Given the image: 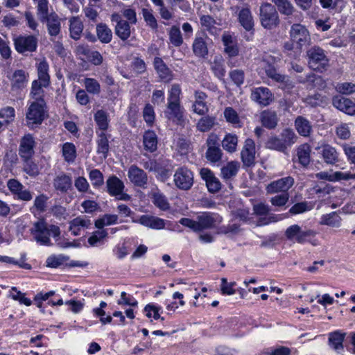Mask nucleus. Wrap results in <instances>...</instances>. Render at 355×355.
<instances>
[{
    "label": "nucleus",
    "mask_w": 355,
    "mask_h": 355,
    "mask_svg": "<svg viewBox=\"0 0 355 355\" xmlns=\"http://www.w3.org/2000/svg\"><path fill=\"white\" fill-rule=\"evenodd\" d=\"M15 50L19 53L33 52L37 46V39L33 35H19L13 39Z\"/></svg>",
    "instance_id": "obj_11"
},
{
    "label": "nucleus",
    "mask_w": 355,
    "mask_h": 355,
    "mask_svg": "<svg viewBox=\"0 0 355 355\" xmlns=\"http://www.w3.org/2000/svg\"><path fill=\"white\" fill-rule=\"evenodd\" d=\"M44 21L47 22L49 33L51 35H57L60 33V22L56 14L49 15Z\"/></svg>",
    "instance_id": "obj_43"
},
{
    "label": "nucleus",
    "mask_w": 355,
    "mask_h": 355,
    "mask_svg": "<svg viewBox=\"0 0 355 355\" xmlns=\"http://www.w3.org/2000/svg\"><path fill=\"white\" fill-rule=\"evenodd\" d=\"M69 23L71 37L74 40H78L83 30L82 20L78 17H73L69 19Z\"/></svg>",
    "instance_id": "obj_36"
},
{
    "label": "nucleus",
    "mask_w": 355,
    "mask_h": 355,
    "mask_svg": "<svg viewBox=\"0 0 355 355\" xmlns=\"http://www.w3.org/2000/svg\"><path fill=\"white\" fill-rule=\"evenodd\" d=\"M47 116V110L44 100L28 101L26 113L27 126L31 129L37 128Z\"/></svg>",
    "instance_id": "obj_5"
},
{
    "label": "nucleus",
    "mask_w": 355,
    "mask_h": 355,
    "mask_svg": "<svg viewBox=\"0 0 355 355\" xmlns=\"http://www.w3.org/2000/svg\"><path fill=\"white\" fill-rule=\"evenodd\" d=\"M320 225H327L332 228H339L342 225V218L336 211H332L321 216Z\"/></svg>",
    "instance_id": "obj_28"
},
{
    "label": "nucleus",
    "mask_w": 355,
    "mask_h": 355,
    "mask_svg": "<svg viewBox=\"0 0 355 355\" xmlns=\"http://www.w3.org/2000/svg\"><path fill=\"white\" fill-rule=\"evenodd\" d=\"M153 64L157 73L162 81L168 83L173 79V75L171 71L167 67L161 58H155Z\"/></svg>",
    "instance_id": "obj_26"
},
{
    "label": "nucleus",
    "mask_w": 355,
    "mask_h": 355,
    "mask_svg": "<svg viewBox=\"0 0 355 355\" xmlns=\"http://www.w3.org/2000/svg\"><path fill=\"white\" fill-rule=\"evenodd\" d=\"M223 115L227 122L232 124L234 127L241 126V121L239 114L232 107H225L223 112Z\"/></svg>",
    "instance_id": "obj_52"
},
{
    "label": "nucleus",
    "mask_w": 355,
    "mask_h": 355,
    "mask_svg": "<svg viewBox=\"0 0 355 355\" xmlns=\"http://www.w3.org/2000/svg\"><path fill=\"white\" fill-rule=\"evenodd\" d=\"M144 313L150 321L158 320L163 321L164 320L161 316V314L163 313V309L157 304L150 303L146 304L144 309Z\"/></svg>",
    "instance_id": "obj_30"
},
{
    "label": "nucleus",
    "mask_w": 355,
    "mask_h": 355,
    "mask_svg": "<svg viewBox=\"0 0 355 355\" xmlns=\"http://www.w3.org/2000/svg\"><path fill=\"white\" fill-rule=\"evenodd\" d=\"M200 23L201 27L211 35H218L220 31L216 20L209 15H202L200 18Z\"/></svg>",
    "instance_id": "obj_31"
},
{
    "label": "nucleus",
    "mask_w": 355,
    "mask_h": 355,
    "mask_svg": "<svg viewBox=\"0 0 355 355\" xmlns=\"http://www.w3.org/2000/svg\"><path fill=\"white\" fill-rule=\"evenodd\" d=\"M193 51L195 55L198 57H205L207 55V46L202 37H196L193 44Z\"/></svg>",
    "instance_id": "obj_49"
},
{
    "label": "nucleus",
    "mask_w": 355,
    "mask_h": 355,
    "mask_svg": "<svg viewBox=\"0 0 355 355\" xmlns=\"http://www.w3.org/2000/svg\"><path fill=\"white\" fill-rule=\"evenodd\" d=\"M240 168L239 162L232 161L221 168V175L225 179H230L235 176Z\"/></svg>",
    "instance_id": "obj_46"
},
{
    "label": "nucleus",
    "mask_w": 355,
    "mask_h": 355,
    "mask_svg": "<svg viewBox=\"0 0 355 355\" xmlns=\"http://www.w3.org/2000/svg\"><path fill=\"white\" fill-rule=\"evenodd\" d=\"M320 153L324 161L329 164H335L338 161V153L336 148L326 144L321 147Z\"/></svg>",
    "instance_id": "obj_32"
},
{
    "label": "nucleus",
    "mask_w": 355,
    "mask_h": 355,
    "mask_svg": "<svg viewBox=\"0 0 355 355\" xmlns=\"http://www.w3.org/2000/svg\"><path fill=\"white\" fill-rule=\"evenodd\" d=\"M7 187L15 198L24 201H29L32 199L31 193L24 185L15 179H10L7 182Z\"/></svg>",
    "instance_id": "obj_13"
},
{
    "label": "nucleus",
    "mask_w": 355,
    "mask_h": 355,
    "mask_svg": "<svg viewBox=\"0 0 355 355\" xmlns=\"http://www.w3.org/2000/svg\"><path fill=\"white\" fill-rule=\"evenodd\" d=\"M238 137L236 135L228 133L222 141V146L224 150L229 153H234L236 150Z\"/></svg>",
    "instance_id": "obj_47"
},
{
    "label": "nucleus",
    "mask_w": 355,
    "mask_h": 355,
    "mask_svg": "<svg viewBox=\"0 0 355 355\" xmlns=\"http://www.w3.org/2000/svg\"><path fill=\"white\" fill-rule=\"evenodd\" d=\"M291 42L284 44L286 51H293L295 55L301 53L303 46L311 42V35L305 26L294 24L289 31Z\"/></svg>",
    "instance_id": "obj_3"
},
{
    "label": "nucleus",
    "mask_w": 355,
    "mask_h": 355,
    "mask_svg": "<svg viewBox=\"0 0 355 355\" xmlns=\"http://www.w3.org/2000/svg\"><path fill=\"white\" fill-rule=\"evenodd\" d=\"M314 203L311 202H302L294 205L290 209L293 214H299L311 210Z\"/></svg>",
    "instance_id": "obj_63"
},
{
    "label": "nucleus",
    "mask_w": 355,
    "mask_h": 355,
    "mask_svg": "<svg viewBox=\"0 0 355 355\" xmlns=\"http://www.w3.org/2000/svg\"><path fill=\"white\" fill-rule=\"evenodd\" d=\"M55 295V291H50L46 293L44 291H40L34 296V304L39 309L40 311L44 314L46 313V310L44 302L47 301V304L51 306H61L65 304L60 297L57 300L50 299L51 297Z\"/></svg>",
    "instance_id": "obj_9"
},
{
    "label": "nucleus",
    "mask_w": 355,
    "mask_h": 355,
    "mask_svg": "<svg viewBox=\"0 0 355 355\" xmlns=\"http://www.w3.org/2000/svg\"><path fill=\"white\" fill-rule=\"evenodd\" d=\"M107 304L105 302L102 301L98 307L94 308L92 313L94 315L99 318V320L102 324H110L112 321V317L110 315H106L105 309Z\"/></svg>",
    "instance_id": "obj_38"
},
{
    "label": "nucleus",
    "mask_w": 355,
    "mask_h": 355,
    "mask_svg": "<svg viewBox=\"0 0 355 355\" xmlns=\"http://www.w3.org/2000/svg\"><path fill=\"white\" fill-rule=\"evenodd\" d=\"M207 95L200 91L195 92V101L192 105V110L198 115H204L207 113L209 108L205 102Z\"/></svg>",
    "instance_id": "obj_27"
},
{
    "label": "nucleus",
    "mask_w": 355,
    "mask_h": 355,
    "mask_svg": "<svg viewBox=\"0 0 355 355\" xmlns=\"http://www.w3.org/2000/svg\"><path fill=\"white\" fill-rule=\"evenodd\" d=\"M107 188L108 193L115 196L119 200H128L130 196L123 193L124 189L123 182L116 176L110 177L107 180Z\"/></svg>",
    "instance_id": "obj_12"
},
{
    "label": "nucleus",
    "mask_w": 355,
    "mask_h": 355,
    "mask_svg": "<svg viewBox=\"0 0 355 355\" xmlns=\"http://www.w3.org/2000/svg\"><path fill=\"white\" fill-rule=\"evenodd\" d=\"M107 236V230L101 229L93 232L88 238V243L92 247L100 246L103 243V241Z\"/></svg>",
    "instance_id": "obj_48"
},
{
    "label": "nucleus",
    "mask_w": 355,
    "mask_h": 355,
    "mask_svg": "<svg viewBox=\"0 0 355 355\" xmlns=\"http://www.w3.org/2000/svg\"><path fill=\"white\" fill-rule=\"evenodd\" d=\"M37 3V12L40 19L44 21L49 16V1L48 0H33Z\"/></svg>",
    "instance_id": "obj_60"
},
{
    "label": "nucleus",
    "mask_w": 355,
    "mask_h": 355,
    "mask_svg": "<svg viewBox=\"0 0 355 355\" xmlns=\"http://www.w3.org/2000/svg\"><path fill=\"white\" fill-rule=\"evenodd\" d=\"M112 252L114 257L119 259H124L130 252V244L128 241H123L116 245Z\"/></svg>",
    "instance_id": "obj_53"
},
{
    "label": "nucleus",
    "mask_w": 355,
    "mask_h": 355,
    "mask_svg": "<svg viewBox=\"0 0 355 355\" xmlns=\"http://www.w3.org/2000/svg\"><path fill=\"white\" fill-rule=\"evenodd\" d=\"M241 154L244 166H251L254 164L255 159V144L252 139H248L245 140Z\"/></svg>",
    "instance_id": "obj_18"
},
{
    "label": "nucleus",
    "mask_w": 355,
    "mask_h": 355,
    "mask_svg": "<svg viewBox=\"0 0 355 355\" xmlns=\"http://www.w3.org/2000/svg\"><path fill=\"white\" fill-rule=\"evenodd\" d=\"M68 260V257L63 254H51L45 261L47 268H57L64 265Z\"/></svg>",
    "instance_id": "obj_45"
},
{
    "label": "nucleus",
    "mask_w": 355,
    "mask_h": 355,
    "mask_svg": "<svg viewBox=\"0 0 355 355\" xmlns=\"http://www.w3.org/2000/svg\"><path fill=\"white\" fill-rule=\"evenodd\" d=\"M318 232L312 229L304 230L302 226L294 224L288 227L285 231L286 239L293 243L299 244L309 243L312 246L320 245V241L317 237Z\"/></svg>",
    "instance_id": "obj_2"
},
{
    "label": "nucleus",
    "mask_w": 355,
    "mask_h": 355,
    "mask_svg": "<svg viewBox=\"0 0 355 355\" xmlns=\"http://www.w3.org/2000/svg\"><path fill=\"white\" fill-rule=\"evenodd\" d=\"M71 185V178L66 175L58 176L54 180V187L57 190L67 191Z\"/></svg>",
    "instance_id": "obj_57"
},
{
    "label": "nucleus",
    "mask_w": 355,
    "mask_h": 355,
    "mask_svg": "<svg viewBox=\"0 0 355 355\" xmlns=\"http://www.w3.org/2000/svg\"><path fill=\"white\" fill-rule=\"evenodd\" d=\"M200 231L204 229L215 228L222 222V217L212 212H204L197 217Z\"/></svg>",
    "instance_id": "obj_14"
},
{
    "label": "nucleus",
    "mask_w": 355,
    "mask_h": 355,
    "mask_svg": "<svg viewBox=\"0 0 355 355\" xmlns=\"http://www.w3.org/2000/svg\"><path fill=\"white\" fill-rule=\"evenodd\" d=\"M62 153L67 162L73 163L76 157V148L73 144L66 142L62 145Z\"/></svg>",
    "instance_id": "obj_44"
},
{
    "label": "nucleus",
    "mask_w": 355,
    "mask_h": 355,
    "mask_svg": "<svg viewBox=\"0 0 355 355\" xmlns=\"http://www.w3.org/2000/svg\"><path fill=\"white\" fill-rule=\"evenodd\" d=\"M116 35L122 40H126L131 34L130 23L127 21H121L116 24L115 27Z\"/></svg>",
    "instance_id": "obj_56"
},
{
    "label": "nucleus",
    "mask_w": 355,
    "mask_h": 355,
    "mask_svg": "<svg viewBox=\"0 0 355 355\" xmlns=\"http://www.w3.org/2000/svg\"><path fill=\"white\" fill-rule=\"evenodd\" d=\"M214 143L211 137L208 139V149L206 153L207 159L214 163L218 162L221 158V150L218 147L214 146Z\"/></svg>",
    "instance_id": "obj_37"
},
{
    "label": "nucleus",
    "mask_w": 355,
    "mask_h": 355,
    "mask_svg": "<svg viewBox=\"0 0 355 355\" xmlns=\"http://www.w3.org/2000/svg\"><path fill=\"white\" fill-rule=\"evenodd\" d=\"M200 174L201 178L205 181L209 192L216 193L220 190V182L218 179L214 176L211 170L203 168L200 170Z\"/></svg>",
    "instance_id": "obj_22"
},
{
    "label": "nucleus",
    "mask_w": 355,
    "mask_h": 355,
    "mask_svg": "<svg viewBox=\"0 0 355 355\" xmlns=\"http://www.w3.org/2000/svg\"><path fill=\"white\" fill-rule=\"evenodd\" d=\"M49 86L42 85V82L33 80L31 85V90L30 92V99L28 101L44 100V89Z\"/></svg>",
    "instance_id": "obj_39"
},
{
    "label": "nucleus",
    "mask_w": 355,
    "mask_h": 355,
    "mask_svg": "<svg viewBox=\"0 0 355 355\" xmlns=\"http://www.w3.org/2000/svg\"><path fill=\"white\" fill-rule=\"evenodd\" d=\"M37 69L38 79L36 80L42 82L44 86H49L50 76L49 75V64L45 60L40 61L37 66Z\"/></svg>",
    "instance_id": "obj_33"
},
{
    "label": "nucleus",
    "mask_w": 355,
    "mask_h": 355,
    "mask_svg": "<svg viewBox=\"0 0 355 355\" xmlns=\"http://www.w3.org/2000/svg\"><path fill=\"white\" fill-rule=\"evenodd\" d=\"M239 21L242 26L247 31L252 29L254 26L253 19L249 9H243L239 13Z\"/></svg>",
    "instance_id": "obj_50"
},
{
    "label": "nucleus",
    "mask_w": 355,
    "mask_h": 355,
    "mask_svg": "<svg viewBox=\"0 0 355 355\" xmlns=\"http://www.w3.org/2000/svg\"><path fill=\"white\" fill-rule=\"evenodd\" d=\"M31 234L35 241L41 245H51L52 243L50 238L52 237L57 244L62 248L71 246L70 243H62L58 242L60 234L59 227L54 225H48L43 220H40L34 225Z\"/></svg>",
    "instance_id": "obj_1"
},
{
    "label": "nucleus",
    "mask_w": 355,
    "mask_h": 355,
    "mask_svg": "<svg viewBox=\"0 0 355 355\" xmlns=\"http://www.w3.org/2000/svg\"><path fill=\"white\" fill-rule=\"evenodd\" d=\"M211 70L214 75L219 79H223L225 75V68L224 61L222 57H215L214 62L211 63Z\"/></svg>",
    "instance_id": "obj_51"
},
{
    "label": "nucleus",
    "mask_w": 355,
    "mask_h": 355,
    "mask_svg": "<svg viewBox=\"0 0 355 355\" xmlns=\"http://www.w3.org/2000/svg\"><path fill=\"white\" fill-rule=\"evenodd\" d=\"M260 20L261 25L271 29L279 24L278 13L275 8L270 3H266L260 7Z\"/></svg>",
    "instance_id": "obj_8"
},
{
    "label": "nucleus",
    "mask_w": 355,
    "mask_h": 355,
    "mask_svg": "<svg viewBox=\"0 0 355 355\" xmlns=\"http://www.w3.org/2000/svg\"><path fill=\"white\" fill-rule=\"evenodd\" d=\"M333 105L338 110L349 115L355 114V103L349 98L338 96L333 98Z\"/></svg>",
    "instance_id": "obj_24"
},
{
    "label": "nucleus",
    "mask_w": 355,
    "mask_h": 355,
    "mask_svg": "<svg viewBox=\"0 0 355 355\" xmlns=\"http://www.w3.org/2000/svg\"><path fill=\"white\" fill-rule=\"evenodd\" d=\"M133 222L154 230H162L165 227L164 219L151 215L141 216L138 219L134 220Z\"/></svg>",
    "instance_id": "obj_21"
},
{
    "label": "nucleus",
    "mask_w": 355,
    "mask_h": 355,
    "mask_svg": "<svg viewBox=\"0 0 355 355\" xmlns=\"http://www.w3.org/2000/svg\"><path fill=\"white\" fill-rule=\"evenodd\" d=\"M181 87L178 84H173L168 91L167 102L180 103Z\"/></svg>",
    "instance_id": "obj_61"
},
{
    "label": "nucleus",
    "mask_w": 355,
    "mask_h": 355,
    "mask_svg": "<svg viewBox=\"0 0 355 355\" xmlns=\"http://www.w3.org/2000/svg\"><path fill=\"white\" fill-rule=\"evenodd\" d=\"M10 83V91L15 94H20L27 86L29 74L24 69H15L7 73Z\"/></svg>",
    "instance_id": "obj_6"
},
{
    "label": "nucleus",
    "mask_w": 355,
    "mask_h": 355,
    "mask_svg": "<svg viewBox=\"0 0 355 355\" xmlns=\"http://www.w3.org/2000/svg\"><path fill=\"white\" fill-rule=\"evenodd\" d=\"M91 225L89 218L85 216H78L70 222L69 230L73 235H80L82 232L88 229Z\"/></svg>",
    "instance_id": "obj_25"
},
{
    "label": "nucleus",
    "mask_w": 355,
    "mask_h": 355,
    "mask_svg": "<svg viewBox=\"0 0 355 355\" xmlns=\"http://www.w3.org/2000/svg\"><path fill=\"white\" fill-rule=\"evenodd\" d=\"M311 147L308 144L300 146L297 150L298 161L304 166H307L310 162Z\"/></svg>",
    "instance_id": "obj_42"
},
{
    "label": "nucleus",
    "mask_w": 355,
    "mask_h": 355,
    "mask_svg": "<svg viewBox=\"0 0 355 355\" xmlns=\"http://www.w3.org/2000/svg\"><path fill=\"white\" fill-rule=\"evenodd\" d=\"M98 138L96 141V152L98 155H100L101 158L105 159L109 151L108 138L104 132H101V133L98 134Z\"/></svg>",
    "instance_id": "obj_34"
},
{
    "label": "nucleus",
    "mask_w": 355,
    "mask_h": 355,
    "mask_svg": "<svg viewBox=\"0 0 355 355\" xmlns=\"http://www.w3.org/2000/svg\"><path fill=\"white\" fill-rule=\"evenodd\" d=\"M295 128L300 135L303 137L309 136L312 127L307 119L302 116H298L295 119Z\"/></svg>",
    "instance_id": "obj_40"
},
{
    "label": "nucleus",
    "mask_w": 355,
    "mask_h": 355,
    "mask_svg": "<svg viewBox=\"0 0 355 355\" xmlns=\"http://www.w3.org/2000/svg\"><path fill=\"white\" fill-rule=\"evenodd\" d=\"M264 355H290L291 349L284 346H276L263 350Z\"/></svg>",
    "instance_id": "obj_64"
},
{
    "label": "nucleus",
    "mask_w": 355,
    "mask_h": 355,
    "mask_svg": "<svg viewBox=\"0 0 355 355\" xmlns=\"http://www.w3.org/2000/svg\"><path fill=\"white\" fill-rule=\"evenodd\" d=\"M262 124L268 128H275L277 123V116L274 112L263 111L261 115Z\"/></svg>",
    "instance_id": "obj_54"
},
{
    "label": "nucleus",
    "mask_w": 355,
    "mask_h": 355,
    "mask_svg": "<svg viewBox=\"0 0 355 355\" xmlns=\"http://www.w3.org/2000/svg\"><path fill=\"white\" fill-rule=\"evenodd\" d=\"M224 51L229 57H236L239 55V49L236 37L230 33H224L222 37Z\"/></svg>",
    "instance_id": "obj_19"
},
{
    "label": "nucleus",
    "mask_w": 355,
    "mask_h": 355,
    "mask_svg": "<svg viewBox=\"0 0 355 355\" xmlns=\"http://www.w3.org/2000/svg\"><path fill=\"white\" fill-rule=\"evenodd\" d=\"M96 34L98 38L102 43L107 44L112 40V32L111 29L104 24H99L96 26Z\"/></svg>",
    "instance_id": "obj_41"
},
{
    "label": "nucleus",
    "mask_w": 355,
    "mask_h": 355,
    "mask_svg": "<svg viewBox=\"0 0 355 355\" xmlns=\"http://www.w3.org/2000/svg\"><path fill=\"white\" fill-rule=\"evenodd\" d=\"M184 109L180 103L167 102V107L164 112L166 117L173 122L179 123L183 119Z\"/></svg>",
    "instance_id": "obj_20"
},
{
    "label": "nucleus",
    "mask_w": 355,
    "mask_h": 355,
    "mask_svg": "<svg viewBox=\"0 0 355 355\" xmlns=\"http://www.w3.org/2000/svg\"><path fill=\"white\" fill-rule=\"evenodd\" d=\"M277 62V58L270 55H265L257 63V73L262 79L270 78L272 80L283 85L282 88H286L288 78L282 74L277 73L274 64Z\"/></svg>",
    "instance_id": "obj_4"
},
{
    "label": "nucleus",
    "mask_w": 355,
    "mask_h": 355,
    "mask_svg": "<svg viewBox=\"0 0 355 355\" xmlns=\"http://www.w3.org/2000/svg\"><path fill=\"white\" fill-rule=\"evenodd\" d=\"M144 167L146 169L155 171L157 173V178L163 182L168 179L171 175L168 169L162 168L157 162L154 161L146 163Z\"/></svg>",
    "instance_id": "obj_35"
},
{
    "label": "nucleus",
    "mask_w": 355,
    "mask_h": 355,
    "mask_svg": "<svg viewBox=\"0 0 355 355\" xmlns=\"http://www.w3.org/2000/svg\"><path fill=\"white\" fill-rule=\"evenodd\" d=\"M173 181L180 189L189 190L193 184V174L187 168L180 167L175 172Z\"/></svg>",
    "instance_id": "obj_10"
},
{
    "label": "nucleus",
    "mask_w": 355,
    "mask_h": 355,
    "mask_svg": "<svg viewBox=\"0 0 355 355\" xmlns=\"http://www.w3.org/2000/svg\"><path fill=\"white\" fill-rule=\"evenodd\" d=\"M294 180L291 177L282 178L277 181L271 182L267 187V191L270 193L286 191L293 186Z\"/></svg>",
    "instance_id": "obj_23"
},
{
    "label": "nucleus",
    "mask_w": 355,
    "mask_h": 355,
    "mask_svg": "<svg viewBox=\"0 0 355 355\" xmlns=\"http://www.w3.org/2000/svg\"><path fill=\"white\" fill-rule=\"evenodd\" d=\"M158 138L153 130L145 131L143 135V145L144 150L153 153L157 149Z\"/></svg>",
    "instance_id": "obj_29"
},
{
    "label": "nucleus",
    "mask_w": 355,
    "mask_h": 355,
    "mask_svg": "<svg viewBox=\"0 0 355 355\" xmlns=\"http://www.w3.org/2000/svg\"><path fill=\"white\" fill-rule=\"evenodd\" d=\"M345 334L340 331H335L329 334V341L330 345L336 350L343 349V342Z\"/></svg>",
    "instance_id": "obj_58"
},
{
    "label": "nucleus",
    "mask_w": 355,
    "mask_h": 355,
    "mask_svg": "<svg viewBox=\"0 0 355 355\" xmlns=\"http://www.w3.org/2000/svg\"><path fill=\"white\" fill-rule=\"evenodd\" d=\"M118 222V216L116 214H105L95 221V226L98 229H102L105 226L116 224Z\"/></svg>",
    "instance_id": "obj_55"
},
{
    "label": "nucleus",
    "mask_w": 355,
    "mask_h": 355,
    "mask_svg": "<svg viewBox=\"0 0 355 355\" xmlns=\"http://www.w3.org/2000/svg\"><path fill=\"white\" fill-rule=\"evenodd\" d=\"M216 119L207 116L201 118L197 123V128L201 132L209 131L215 124Z\"/></svg>",
    "instance_id": "obj_62"
},
{
    "label": "nucleus",
    "mask_w": 355,
    "mask_h": 355,
    "mask_svg": "<svg viewBox=\"0 0 355 355\" xmlns=\"http://www.w3.org/2000/svg\"><path fill=\"white\" fill-rule=\"evenodd\" d=\"M251 98L259 105L266 106L272 101L273 97L268 88L260 87L252 90Z\"/></svg>",
    "instance_id": "obj_16"
},
{
    "label": "nucleus",
    "mask_w": 355,
    "mask_h": 355,
    "mask_svg": "<svg viewBox=\"0 0 355 355\" xmlns=\"http://www.w3.org/2000/svg\"><path fill=\"white\" fill-rule=\"evenodd\" d=\"M309 65L313 70L322 71L328 65L329 60L323 49L313 46L307 51Z\"/></svg>",
    "instance_id": "obj_7"
},
{
    "label": "nucleus",
    "mask_w": 355,
    "mask_h": 355,
    "mask_svg": "<svg viewBox=\"0 0 355 355\" xmlns=\"http://www.w3.org/2000/svg\"><path fill=\"white\" fill-rule=\"evenodd\" d=\"M35 141L30 134L25 135L21 140L19 155L24 159L28 160L34 155Z\"/></svg>",
    "instance_id": "obj_17"
},
{
    "label": "nucleus",
    "mask_w": 355,
    "mask_h": 355,
    "mask_svg": "<svg viewBox=\"0 0 355 355\" xmlns=\"http://www.w3.org/2000/svg\"><path fill=\"white\" fill-rule=\"evenodd\" d=\"M128 177L135 186L144 188L147 184L148 178L146 173L135 165H132L129 168Z\"/></svg>",
    "instance_id": "obj_15"
},
{
    "label": "nucleus",
    "mask_w": 355,
    "mask_h": 355,
    "mask_svg": "<svg viewBox=\"0 0 355 355\" xmlns=\"http://www.w3.org/2000/svg\"><path fill=\"white\" fill-rule=\"evenodd\" d=\"M94 121L96 123L98 128L104 132L106 130L109 125L107 114L103 110L97 111L94 114Z\"/></svg>",
    "instance_id": "obj_59"
}]
</instances>
